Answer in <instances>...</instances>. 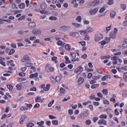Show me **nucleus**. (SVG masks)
Instances as JSON below:
<instances>
[{
    "instance_id": "obj_34",
    "label": "nucleus",
    "mask_w": 127,
    "mask_h": 127,
    "mask_svg": "<svg viewBox=\"0 0 127 127\" xmlns=\"http://www.w3.org/2000/svg\"><path fill=\"white\" fill-rule=\"evenodd\" d=\"M76 20H77V21H78V22H81V20H82V17H81V16H78L76 17Z\"/></svg>"
},
{
    "instance_id": "obj_50",
    "label": "nucleus",
    "mask_w": 127,
    "mask_h": 127,
    "mask_svg": "<svg viewBox=\"0 0 127 127\" xmlns=\"http://www.w3.org/2000/svg\"><path fill=\"white\" fill-rule=\"evenodd\" d=\"M49 117L51 120H55L56 119V117L53 115H49Z\"/></svg>"
},
{
    "instance_id": "obj_38",
    "label": "nucleus",
    "mask_w": 127,
    "mask_h": 127,
    "mask_svg": "<svg viewBox=\"0 0 127 127\" xmlns=\"http://www.w3.org/2000/svg\"><path fill=\"white\" fill-rule=\"evenodd\" d=\"M102 92L104 95H108V89H104L102 90Z\"/></svg>"
},
{
    "instance_id": "obj_29",
    "label": "nucleus",
    "mask_w": 127,
    "mask_h": 127,
    "mask_svg": "<svg viewBox=\"0 0 127 127\" xmlns=\"http://www.w3.org/2000/svg\"><path fill=\"white\" fill-rule=\"evenodd\" d=\"M121 7L123 9V10H126V8H127V5H126V4H121Z\"/></svg>"
},
{
    "instance_id": "obj_10",
    "label": "nucleus",
    "mask_w": 127,
    "mask_h": 127,
    "mask_svg": "<svg viewBox=\"0 0 127 127\" xmlns=\"http://www.w3.org/2000/svg\"><path fill=\"white\" fill-rule=\"evenodd\" d=\"M99 125H104V126H107V121L105 120H100L98 122Z\"/></svg>"
},
{
    "instance_id": "obj_37",
    "label": "nucleus",
    "mask_w": 127,
    "mask_h": 127,
    "mask_svg": "<svg viewBox=\"0 0 127 127\" xmlns=\"http://www.w3.org/2000/svg\"><path fill=\"white\" fill-rule=\"evenodd\" d=\"M126 21L124 22L123 25L125 26H127V14H126V17H125Z\"/></svg>"
},
{
    "instance_id": "obj_49",
    "label": "nucleus",
    "mask_w": 127,
    "mask_h": 127,
    "mask_svg": "<svg viewBox=\"0 0 127 127\" xmlns=\"http://www.w3.org/2000/svg\"><path fill=\"white\" fill-rule=\"evenodd\" d=\"M26 67H31L32 66V64L29 63H26L25 64Z\"/></svg>"
},
{
    "instance_id": "obj_53",
    "label": "nucleus",
    "mask_w": 127,
    "mask_h": 127,
    "mask_svg": "<svg viewBox=\"0 0 127 127\" xmlns=\"http://www.w3.org/2000/svg\"><path fill=\"white\" fill-rule=\"evenodd\" d=\"M85 124L86 125H87V126H89V125L91 124V120H87L86 122H85Z\"/></svg>"
},
{
    "instance_id": "obj_6",
    "label": "nucleus",
    "mask_w": 127,
    "mask_h": 127,
    "mask_svg": "<svg viewBox=\"0 0 127 127\" xmlns=\"http://www.w3.org/2000/svg\"><path fill=\"white\" fill-rule=\"evenodd\" d=\"M69 35L70 36H72V37H79V36H80V35L79 34V33L75 32H69Z\"/></svg>"
},
{
    "instance_id": "obj_55",
    "label": "nucleus",
    "mask_w": 127,
    "mask_h": 127,
    "mask_svg": "<svg viewBox=\"0 0 127 127\" xmlns=\"http://www.w3.org/2000/svg\"><path fill=\"white\" fill-rule=\"evenodd\" d=\"M84 40H90V37L87 35H85Z\"/></svg>"
},
{
    "instance_id": "obj_25",
    "label": "nucleus",
    "mask_w": 127,
    "mask_h": 127,
    "mask_svg": "<svg viewBox=\"0 0 127 127\" xmlns=\"http://www.w3.org/2000/svg\"><path fill=\"white\" fill-rule=\"evenodd\" d=\"M18 7L21 9H23L25 7V4L24 3H21L20 4L18 5Z\"/></svg>"
},
{
    "instance_id": "obj_41",
    "label": "nucleus",
    "mask_w": 127,
    "mask_h": 127,
    "mask_svg": "<svg viewBox=\"0 0 127 127\" xmlns=\"http://www.w3.org/2000/svg\"><path fill=\"white\" fill-rule=\"evenodd\" d=\"M49 19L50 20H57V18L56 17H54V16H51V17H50Z\"/></svg>"
},
{
    "instance_id": "obj_17",
    "label": "nucleus",
    "mask_w": 127,
    "mask_h": 127,
    "mask_svg": "<svg viewBox=\"0 0 127 127\" xmlns=\"http://www.w3.org/2000/svg\"><path fill=\"white\" fill-rule=\"evenodd\" d=\"M37 125H38L39 127H44V121H41L40 122H38Z\"/></svg>"
},
{
    "instance_id": "obj_5",
    "label": "nucleus",
    "mask_w": 127,
    "mask_h": 127,
    "mask_svg": "<svg viewBox=\"0 0 127 127\" xmlns=\"http://www.w3.org/2000/svg\"><path fill=\"white\" fill-rule=\"evenodd\" d=\"M22 62H27L29 61V57L27 55H25L21 59Z\"/></svg>"
},
{
    "instance_id": "obj_19",
    "label": "nucleus",
    "mask_w": 127,
    "mask_h": 127,
    "mask_svg": "<svg viewBox=\"0 0 127 127\" xmlns=\"http://www.w3.org/2000/svg\"><path fill=\"white\" fill-rule=\"evenodd\" d=\"M87 32L88 33H92L93 31H94V29L92 27H88L86 30Z\"/></svg>"
},
{
    "instance_id": "obj_51",
    "label": "nucleus",
    "mask_w": 127,
    "mask_h": 127,
    "mask_svg": "<svg viewBox=\"0 0 127 127\" xmlns=\"http://www.w3.org/2000/svg\"><path fill=\"white\" fill-rule=\"evenodd\" d=\"M33 126H34V124L32 123H31L28 124L27 125V127H33Z\"/></svg>"
},
{
    "instance_id": "obj_18",
    "label": "nucleus",
    "mask_w": 127,
    "mask_h": 127,
    "mask_svg": "<svg viewBox=\"0 0 127 127\" xmlns=\"http://www.w3.org/2000/svg\"><path fill=\"white\" fill-rule=\"evenodd\" d=\"M116 13L114 11H111L110 12V16L111 18H114V17H115V16H116Z\"/></svg>"
},
{
    "instance_id": "obj_13",
    "label": "nucleus",
    "mask_w": 127,
    "mask_h": 127,
    "mask_svg": "<svg viewBox=\"0 0 127 127\" xmlns=\"http://www.w3.org/2000/svg\"><path fill=\"white\" fill-rule=\"evenodd\" d=\"M36 26V24L35 22H31L29 24V28H34Z\"/></svg>"
},
{
    "instance_id": "obj_1",
    "label": "nucleus",
    "mask_w": 127,
    "mask_h": 127,
    "mask_svg": "<svg viewBox=\"0 0 127 127\" xmlns=\"http://www.w3.org/2000/svg\"><path fill=\"white\" fill-rule=\"evenodd\" d=\"M104 36L102 34H98L97 35H95V41L96 42H99L100 40H102L103 39Z\"/></svg>"
},
{
    "instance_id": "obj_58",
    "label": "nucleus",
    "mask_w": 127,
    "mask_h": 127,
    "mask_svg": "<svg viewBox=\"0 0 127 127\" xmlns=\"http://www.w3.org/2000/svg\"><path fill=\"white\" fill-rule=\"evenodd\" d=\"M53 104H54V100H53L51 102H50L48 106L49 108H50V107H51V106H52Z\"/></svg>"
},
{
    "instance_id": "obj_63",
    "label": "nucleus",
    "mask_w": 127,
    "mask_h": 127,
    "mask_svg": "<svg viewBox=\"0 0 127 127\" xmlns=\"http://www.w3.org/2000/svg\"><path fill=\"white\" fill-rule=\"evenodd\" d=\"M122 71H127V65L125 66L122 67Z\"/></svg>"
},
{
    "instance_id": "obj_28",
    "label": "nucleus",
    "mask_w": 127,
    "mask_h": 127,
    "mask_svg": "<svg viewBox=\"0 0 127 127\" xmlns=\"http://www.w3.org/2000/svg\"><path fill=\"white\" fill-rule=\"evenodd\" d=\"M50 89V85L48 84L46 85V87L44 88V91H48Z\"/></svg>"
},
{
    "instance_id": "obj_4",
    "label": "nucleus",
    "mask_w": 127,
    "mask_h": 127,
    "mask_svg": "<svg viewBox=\"0 0 127 127\" xmlns=\"http://www.w3.org/2000/svg\"><path fill=\"white\" fill-rule=\"evenodd\" d=\"M98 10H99V9L98 8H95L94 9H90L89 10V13L90 14H91V15L96 14V13L98 12Z\"/></svg>"
},
{
    "instance_id": "obj_31",
    "label": "nucleus",
    "mask_w": 127,
    "mask_h": 127,
    "mask_svg": "<svg viewBox=\"0 0 127 127\" xmlns=\"http://www.w3.org/2000/svg\"><path fill=\"white\" fill-rule=\"evenodd\" d=\"M110 40H111V38L110 37H106L105 38L104 41H106L107 43H109V42H110Z\"/></svg>"
},
{
    "instance_id": "obj_54",
    "label": "nucleus",
    "mask_w": 127,
    "mask_h": 127,
    "mask_svg": "<svg viewBox=\"0 0 127 127\" xmlns=\"http://www.w3.org/2000/svg\"><path fill=\"white\" fill-rule=\"evenodd\" d=\"M7 88L9 89V90H12V85L11 84L7 85Z\"/></svg>"
},
{
    "instance_id": "obj_40",
    "label": "nucleus",
    "mask_w": 127,
    "mask_h": 127,
    "mask_svg": "<svg viewBox=\"0 0 127 127\" xmlns=\"http://www.w3.org/2000/svg\"><path fill=\"white\" fill-rule=\"evenodd\" d=\"M60 80H61L60 76H57L56 77V81L57 82V83H60Z\"/></svg>"
},
{
    "instance_id": "obj_21",
    "label": "nucleus",
    "mask_w": 127,
    "mask_h": 127,
    "mask_svg": "<svg viewBox=\"0 0 127 127\" xmlns=\"http://www.w3.org/2000/svg\"><path fill=\"white\" fill-rule=\"evenodd\" d=\"M99 86H100L99 84H92L91 88V89H97V88H99Z\"/></svg>"
},
{
    "instance_id": "obj_46",
    "label": "nucleus",
    "mask_w": 127,
    "mask_h": 127,
    "mask_svg": "<svg viewBox=\"0 0 127 127\" xmlns=\"http://www.w3.org/2000/svg\"><path fill=\"white\" fill-rule=\"evenodd\" d=\"M93 106H100V103L98 102H93Z\"/></svg>"
},
{
    "instance_id": "obj_39",
    "label": "nucleus",
    "mask_w": 127,
    "mask_h": 127,
    "mask_svg": "<svg viewBox=\"0 0 127 127\" xmlns=\"http://www.w3.org/2000/svg\"><path fill=\"white\" fill-rule=\"evenodd\" d=\"M15 52V51L13 49H12L10 50L8 54L9 55H12V54H13V53H14Z\"/></svg>"
},
{
    "instance_id": "obj_45",
    "label": "nucleus",
    "mask_w": 127,
    "mask_h": 127,
    "mask_svg": "<svg viewBox=\"0 0 127 127\" xmlns=\"http://www.w3.org/2000/svg\"><path fill=\"white\" fill-rule=\"evenodd\" d=\"M79 32L82 36L86 35V31H80Z\"/></svg>"
},
{
    "instance_id": "obj_3",
    "label": "nucleus",
    "mask_w": 127,
    "mask_h": 127,
    "mask_svg": "<svg viewBox=\"0 0 127 127\" xmlns=\"http://www.w3.org/2000/svg\"><path fill=\"white\" fill-rule=\"evenodd\" d=\"M83 68L82 67V66H79L78 67H77V68H76L74 70V72L76 73V74H81V73H82V71H83Z\"/></svg>"
},
{
    "instance_id": "obj_30",
    "label": "nucleus",
    "mask_w": 127,
    "mask_h": 127,
    "mask_svg": "<svg viewBox=\"0 0 127 127\" xmlns=\"http://www.w3.org/2000/svg\"><path fill=\"white\" fill-rule=\"evenodd\" d=\"M107 115L106 114H102L99 116L100 119H107Z\"/></svg>"
},
{
    "instance_id": "obj_35",
    "label": "nucleus",
    "mask_w": 127,
    "mask_h": 127,
    "mask_svg": "<svg viewBox=\"0 0 127 127\" xmlns=\"http://www.w3.org/2000/svg\"><path fill=\"white\" fill-rule=\"evenodd\" d=\"M107 4H109V5H112V4H114V0H108Z\"/></svg>"
},
{
    "instance_id": "obj_43",
    "label": "nucleus",
    "mask_w": 127,
    "mask_h": 127,
    "mask_svg": "<svg viewBox=\"0 0 127 127\" xmlns=\"http://www.w3.org/2000/svg\"><path fill=\"white\" fill-rule=\"evenodd\" d=\"M99 44H101V45H102L103 46V45H106V44H107V43L106 42V41L105 40H103L102 41H101V42L99 43Z\"/></svg>"
},
{
    "instance_id": "obj_62",
    "label": "nucleus",
    "mask_w": 127,
    "mask_h": 127,
    "mask_svg": "<svg viewBox=\"0 0 127 127\" xmlns=\"http://www.w3.org/2000/svg\"><path fill=\"white\" fill-rule=\"evenodd\" d=\"M108 79V75H105L102 77V81H106Z\"/></svg>"
},
{
    "instance_id": "obj_64",
    "label": "nucleus",
    "mask_w": 127,
    "mask_h": 127,
    "mask_svg": "<svg viewBox=\"0 0 127 127\" xmlns=\"http://www.w3.org/2000/svg\"><path fill=\"white\" fill-rule=\"evenodd\" d=\"M98 120H99V119L98 118V117H94L93 118V121L94 123H96V122H97V121H98Z\"/></svg>"
},
{
    "instance_id": "obj_11",
    "label": "nucleus",
    "mask_w": 127,
    "mask_h": 127,
    "mask_svg": "<svg viewBox=\"0 0 127 127\" xmlns=\"http://www.w3.org/2000/svg\"><path fill=\"white\" fill-rule=\"evenodd\" d=\"M84 78L79 77L77 81L78 85H82V84L84 83Z\"/></svg>"
},
{
    "instance_id": "obj_32",
    "label": "nucleus",
    "mask_w": 127,
    "mask_h": 127,
    "mask_svg": "<svg viewBox=\"0 0 127 127\" xmlns=\"http://www.w3.org/2000/svg\"><path fill=\"white\" fill-rule=\"evenodd\" d=\"M52 123L54 126H58V121L57 120H53Z\"/></svg>"
},
{
    "instance_id": "obj_48",
    "label": "nucleus",
    "mask_w": 127,
    "mask_h": 127,
    "mask_svg": "<svg viewBox=\"0 0 127 127\" xmlns=\"http://www.w3.org/2000/svg\"><path fill=\"white\" fill-rule=\"evenodd\" d=\"M111 28H112V25H110L109 26L106 27V31H110L111 30Z\"/></svg>"
},
{
    "instance_id": "obj_27",
    "label": "nucleus",
    "mask_w": 127,
    "mask_h": 127,
    "mask_svg": "<svg viewBox=\"0 0 127 127\" xmlns=\"http://www.w3.org/2000/svg\"><path fill=\"white\" fill-rule=\"evenodd\" d=\"M65 49H66V50L69 51V50L71 49V47L70 46V45L66 44L65 46Z\"/></svg>"
},
{
    "instance_id": "obj_9",
    "label": "nucleus",
    "mask_w": 127,
    "mask_h": 127,
    "mask_svg": "<svg viewBox=\"0 0 127 127\" xmlns=\"http://www.w3.org/2000/svg\"><path fill=\"white\" fill-rule=\"evenodd\" d=\"M32 32L34 35H37V34H41V30H33Z\"/></svg>"
},
{
    "instance_id": "obj_20",
    "label": "nucleus",
    "mask_w": 127,
    "mask_h": 127,
    "mask_svg": "<svg viewBox=\"0 0 127 127\" xmlns=\"http://www.w3.org/2000/svg\"><path fill=\"white\" fill-rule=\"evenodd\" d=\"M109 35L111 38H116L117 37V35L115 34V33H113V32H111L110 34Z\"/></svg>"
},
{
    "instance_id": "obj_7",
    "label": "nucleus",
    "mask_w": 127,
    "mask_h": 127,
    "mask_svg": "<svg viewBox=\"0 0 127 127\" xmlns=\"http://www.w3.org/2000/svg\"><path fill=\"white\" fill-rule=\"evenodd\" d=\"M46 70L47 71V72H54V68L52 67H50L48 65H47L46 66Z\"/></svg>"
},
{
    "instance_id": "obj_33",
    "label": "nucleus",
    "mask_w": 127,
    "mask_h": 127,
    "mask_svg": "<svg viewBox=\"0 0 127 127\" xmlns=\"http://www.w3.org/2000/svg\"><path fill=\"white\" fill-rule=\"evenodd\" d=\"M103 103L104 105H109V104H110V101L107 99H105L103 101Z\"/></svg>"
},
{
    "instance_id": "obj_23",
    "label": "nucleus",
    "mask_w": 127,
    "mask_h": 127,
    "mask_svg": "<svg viewBox=\"0 0 127 127\" xmlns=\"http://www.w3.org/2000/svg\"><path fill=\"white\" fill-rule=\"evenodd\" d=\"M70 56H71L72 59H75V58H76V56H77V55L76 54V53L70 52Z\"/></svg>"
},
{
    "instance_id": "obj_14",
    "label": "nucleus",
    "mask_w": 127,
    "mask_h": 127,
    "mask_svg": "<svg viewBox=\"0 0 127 127\" xmlns=\"http://www.w3.org/2000/svg\"><path fill=\"white\" fill-rule=\"evenodd\" d=\"M26 118H27V117L25 116H23L21 118V119H20V125H22V124H23V123H24V121H25V119H26Z\"/></svg>"
},
{
    "instance_id": "obj_24",
    "label": "nucleus",
    "mask_w": 127,
    "mask_h": 127,
    "mask_svg": "<svg viewBox=\"0 0 127 127\" xmlns=\"http://www.w3.org/2000/svg\"><path fill=\"white\" fill-rule=\"evenodd\" d=\"M36 103H40L41 102V97L40 96H38L36 98L35 100Z\"/></svg>"
},
{
    "instance_id": "obj_59",
    "label": "nucleus",
    "mask_w": 127,
    "mask_h": 127,
    "mask_svg": "<svg viewBox=\"0 0 127 127\" xmlns=\"http://www.w3.org/2000/svg\"><path fill=\"white\" fill-rule=\"evenodd\" d=\"M88 108L91 111H93V110H94V106H93L92 105H89Z\"/></svg>"
},
{
    "instance_id": "obj_12",
    "label": "nucleus",
    "mask_w": 127,
    "mask_h": 127,
    "mask_svg": "<svg viewBox=\"0 0 127 127\" xmlns=\"http://www.w3.org/2000/svg\"><path fill=\"white\" fill-rule=\"evenodd\" d=\"M72 24L73 25V26H75V27H76L77 28H81L83 27V25H82L81 24L72 23Z\"/></svg>"
},
{
    "instance_id": "obj_57",
    "label": "nucleus",
    "mask_w": 127,
    "mask_h": 127,
    "mask_svg": "<svg viewBox=\"0 0 127 127\" xmlns=\"http://www.w3.org/2000/svg\"><path fill=\"white\" fill-rule=\"evenodd\" d=\"M97 71L98 72V73H100V74H103V71L101 68H97Z\"/></svg>"
},
{
    "instance_id": "obj_52",
    "label": "nucleus",
    "mask_w": 127,
    "mask_h": 127,
    "mask_svg": "<svg viewBox=\"0 0 127 127\" xmlns=\"http://www.w3.org/2000/svg\"><path fill=\"white\" fill-rule=\"evenodd\" d=\"M83 118H86L88 116V113L84 112L82 115Z\"/></svg>"
},
{
    "instance_id": "obj_44",
    "label": "nucleus",
    "mask_w": 127,
    "mask_h": 127,
    "mask_svg": "<svg viewBox=\"0 0 127 127\" xmlns=\"http://www.w3.org/2000/svg\"><path fill=\"white\" fill-rule=\"evenodd\" d=\"M22 87L20 86V85L18 84L16 86V88L17 89V90H18V91L20 90V89H21Z\"/></svg>"
},
{
    "instance_id": "obj_60",
    "label": "nucleus",
    "mask_w": 127,
    "mask_h": 127,
    "mask_svg": "<svg viewBox=\"0 0 127 127\" xmlns=\"http://www.w3.org/2000/svg\"><path fill=\"white\" fill-rule=\"evenodd\" d=\"M111 72H112L113 74H117L118 71H117L116 69H113L111 70Z\"/></svg>"
},
{
    "instance_id": "obj_36",
    "label": "nucleus",
    "mask_w": 127,
    "mask_h": 127,
    "mask_svg": "<svg viewBox=\"0 0 127 127\" xmlns=\"http://www.w3.org/2000/svg\"><path fill=\"white\" fill-rule=\"evenodd\" d=\"M24 41L26 42H27V43L28 44H31V42H30V40H29V38H26L24 39Z\"/></svg>"
},
{
    "instance_id": "obj_47",
    "label": "nucleus",
    "mask_w": 127,
    "mask_h": 127,
    "mask_svg": "<svg viewBox=\"0 0 127 127\" xmlns=\"http://www.w3.org/2000/svg\"><path fill=\"white\" fill-rule=\"evenodd\" d=\"M79 61L78 58H76L74 59H71V62H78Z\"/></svg>"
},
{
    "instance_id": "obj_61",
    "label": "nucleus",
    "mask_w": 127,
    "mask_h": 127,
    "mask_svg": "<svg viewBox=\"0 0 127 127\" xmlns=\"http://www.w3.org/2000/svg\"><path fill=\"white\" fill-rule=\"evenodd\" d=\"M104 11H105V7H102L100 8V9L99 10V12L100 13H102V12H104Z\"/></svg>"
},
{
    "instance_id": "obj_16",
    "label": "nucleus",
    "mask_w": 127,
    "mask_h": 127,
    "mask_svg": "<svg viewBox=\"0 0 127 127\" xmlns=\"http://www.w3.org/2000/svg\"><path fill=\"white\" fill-rule=\"evenodd\" d=\"M29 77L31 78H37V77H38V73L37 72H35L34 74H31Z\"/></svg>"
},
{
    "instance_id": "obj_42",
    "label": "nucleus",
    "mask_w": 127,
    "mask_h": 127,
    "mask_svg": "<svg viewBox=\"0 0 127 127\" xmlns=\"http://www.w3.org/2000/svg\"><path fill=\"white\" fill-rule=\"evenodd\" d=\"M95 98H96V96H95V95H94V94H92V95L90 96L89 99H90V100H95Z\"/></svg>"
},
{
    "instance_id": "obj_15",
    "label": "nucleus",
    "mask_w": 127,
    "mask_h": 127,
    "mask_svg": "<svg viewBox=\"0 0 127 127\" xmlns=\"http://www.w3.org/2000/svg\"><path fill=\"white\" fill-rule=\"evenodd\" d=\"M46 7H47V5H46V3H42L40 5L41 9H43V10L46 9Z\"/></svg>"
},
{
    "instance_id": "obj_8",
    "label": "nucleus",
    "mask_w": 127,
    "mask_h": 127,
    "mask_svg": "<svg viewBox=\"0 0 127 127\" xmlns=\"http://www.w3.org/2000/svg\"><path fill=\"white\" fill-rule=\"evenodd\" d=\"M64 93H65V89H64L63 88H61L60 89V93L59 94L58 97L59 98V97H61L62 96H64Z\"/></svg>"
},
{
    "instance_id": "obj_26",
    "label": "nucleus",
    "mask_w": 127,
    "mask_h": 127,
    "mask_svg": "<svg viewBox=\"0 0 127 127\" xmlns=\"http://www.w3.org/2000/svg\"><path fill=\"white\" fill-rule=\"evenodd\" d=\"M64 58L65 59L66 63H67L68 64H70V63H71V61H70V60H69V57H68L67 56H65Z\"/></svg>"
},
{
    "instance_id": "obj_22",
    "label": "nucleus",
    "mask_w": 127,
    "mask_h": 127,
    "mask_svg": "<svg viewBox=\"0 0 127 127\" xmlns=\"http://www.w3.org/2000/svg\"><path fill=\"white\" fill-rule=\"evenodd\" d=\"M57 45L59 46H64L65 45V43H63V42H62V41L61 40H59L57 42Z\"/></svg>"
},
{
    "instance_id": "obj_56",
    "label": "nucleus",
    "mask_w": 127,
    "mask_h": 127,
    "mask_svg": "<svg viewBox=\"0 0 127 127\" xmlns=\"http://www.w3.org/2000/svg\"><path fill=\"white\" fill-rule=\"evenodd\" d=\"M118 31H119V30L117 28H115L114 32H113V33L117 35V33H118Z\"/></svg>"
},
{
    "instance_id": "obj_2",
    "label": "nucleus",
    "mask_w": 127,
    "mask_h": 127,
    "mask_svg": "<svg viewBox=\"0 0 127 127\" xmlns=\"http://www.w3.org/2000/svg\"><path fill=\"white\" fill-rule=\"evenodd\" d=\"M70 28V27L69 26L64 25L60 27V30L61 31H63V32H66V31H68Z\"/></svg>"
}]
</instances>
